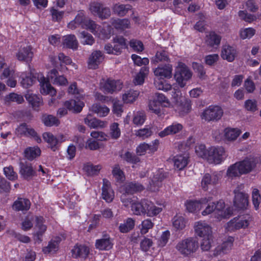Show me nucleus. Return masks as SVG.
<instances>
[{
  "label": "nucleus",
  "instance_id": "f257e3e1",
  "mask_svg": "<svg viewBox=\"0 0 261 261\" xmlns=\"http://www.w3.org/2000/svg\"><path fill=\"white\" fill-rule=\"evenodd\" d=\"M211 200L206 204L205 208L202 212V215L205 216L214 212L215 218L218 220L229 217L232 214V210L231 207L225 208V203L223 201H219L217 203L211 202L212 198L209 197Z\"/></svg>",
  "mask_w": 261,
  "mask_h": 261
},
{
  "label": "nucleus",
  "instance_id": "f03ea898",
  "mask_svg": "<svg viewBox=\"0 0 261 261\" xmlns=\"http://www.w3.org/2000/svg\"><path fill=\"white\" fill-rule=\"evenodd\" d=\"M192 76V73L188 67L184 63L179 62L174 74V79L178 85L181 88L184 87Z\"/></svg>",
  "mask_w": 261,
  "mask_h": 261
},
{
  "label": "nucleus",
  "instance_id": "7ed1b4c3",
  "mask_svg": "<svg viewBox=\"0 0 261 261\" xmlns=\"http://www.w3.org/2000/svg\"><path fill=\"white\" fill-rule=\"evenodd\" d=\"M197 248V244L192 238L182 240L179 241L176 246V249L184 255H188L194 252Z\"/></svg>",
  "mask_w": 261,
  "mask_h": 261
},
{
  "label": "nucleus",
  "instance_id": "20e7f679",
  "mask_svg": "<svg viewBox=\"0 0 261 261\" xmlns=\"http://www.w3.org/2000/svg\"><path fill=\"white\" fill-rule=\"evenodd\" d=\"M226 155L224 148L211 147L208 149L207 161L210 163L219 164L224 160Z\"/></svg>",
  "mask_w": 261,
  "mask_h": 261
},
{
  "label": "nucleus",
  "instance_id": "39448f33",
  "mask_svg": "<svg viewBox=\"0 0 261 261\" xmlns=\"http://www.w3.org/2000/svg\"><path fill=\"white\" fill-rule=\"evenodd\" d=\"M223 114L222 108L218 106H210L202 113L201 118L206 121H217L219 120Z\"/></svg>",
  "mask_w": 261,
  "mask_h": 261
},
{
  "label": "nucleus",
  "instance_id": "423d86ee",
  "mask_svg": "<svg viewBox=\"0 0 261 261\" xmlns=\"http://www.w3.org/2000/svg\"><path fill=\"white\" fill-rule=\"evenodd\" d=\"M101 90L106 93H113L120 91L122 88V83L119 80L108 79L100 82Z\"/></svg>",
  "mask_w": 261,
  "mask_h": 261
},
{
  "label": "nucleus",
  "instance_id": "0eeeda50",
  "mask_svg": "<svg viewBox=\"0 0 261 261\" xmlns=\"http://www.w3.org/2000/svg\"><path fill=\"white\" fill-rule=\"evenodd\" d=\"M16 134L20 137L27 136L32 137L38 143L41 142L40 137L38 135L35 130L25 123L20 124L16 129Z\"/></svg>",
  "mask_w": 261,
  "mask_h": 261
},
{
  "label": "nucleus",
  "instance_id": "6e6552de",
  "mask_svg": "<svg viewBox=\"0 0 261 261\" xmlns=\"http://www.w3.org/2000/svg\"><path fill=\"white\" fill-rule=\"evenodd\" d=\"M241 173L246 174L252 172L256 167L258 160L256 158L249 156L238 162Z\"/></svg>",
  "mask_w": 261,
  "mask_h": 261
},
{
  "label": "nucleus",
  "instance_id": "1a4fd4ad",
  "mask_svg": "<svg viewBox=\"0 0 261 261\" xmlns=\"http://www.w3.org/2000/svg\"><path fill=\"white\" fill-rule=\"evenodd\" d=\"M195 234L199 237H207L212 234V227L204 221H198L194 223Z\"/></svg>",
  "mask_w": 261,
  "mask_h": 261
},
{
  "label": "nucleus",
  "instance_id": "9d476101",
  "mask_svg": "<svg viewBox=\"0 0 261 261\" xmlns=\"http://www.w3.org/2000/svg\"><path fill=\"white\" fill-rule=\"evenodd\" d=\"M234 206L238 210L246 208L248 204V195L238 190L234 191Z\"/></svg>",
  "mask_w": 261,
  "mask_h": 261
},
{
  "label": "nucleus",
  "instance_id": "9b49d317",
  "mask_svg": "<svg viewBox=\"0 0 261 261\" xmlns=\"http://www.w3.org/2000/svg\"><path fill=\"white\" fill-rule=\"evenodd\" d=\"M211 200L210 198H202L199 200H189L186 202L185 205L188 212L195 213L200 211Z\"/></svg>",
  "mask_w": 261,
  "mask_h": 261
},
{
  "label": "nucleus",
  "instance_id": "f8f14e48",
  "mask_svg": "<svg viewBox=\"0 0 261 261\" xmlns=\"http://www.w3.org/2000/svg\"><path fill=\"white\" fill-rule=\"evenodd\" d=\"M165 177L164 174L160 170H157L155 172H153V177L149 181L147 188L152 192L159 191L162 185V182Z\"/></svg>",
  "mask_w": 261,
  "mask_h": 261
},
{
  "label": "nucleus",
  "instance_id": "ddd939ff",
  "mask_svg": "<svg viewBox=\"0 0 261 261\" xmlns=\"http://www.w3.org/2000/svg\"><path fill=\"white\" fill-rule=\"evenodd\" d=\"M19 173L21 176L27 180L31 179L36 175V172L31 164L20 162L19 164Z\"/></svg>",
  "mask_w": 261,
  "mask_h": 261
},
{
  "label": "nucleus",
  "instance_id": "4468645a",
  "mask_svg": "<svg viewBox=\"0 0 261 261\" xmlns=\"http://www.w3.org/2000/svg\"><path fill=\"white\" fill-rule=\"evenodd\" d=\"M38 79L40 85V92L42 94H49L51 96L56 95V90L51 86L48 78L46 79L44 76L40 75L38 76Z\"/></svg>",
  "mask_w": 261,
  "mask_h": 261
},
{
  "label": "nucleus",
  "instance_id": "2eb2a0df",
  "mask_svg": "<svg viewBox=\"0 0 261 261\" xmlns=\"http://www.w3.org/2000/svg\"><path fill=\"white\" fill-rule=\"evenodd\" d=\"M113 240L109 234H105L95 242V247L99 250H109L113 246Z\"/></svg>",
  "mask_w": 261,
  "mask_h": 261
},
{
  "label": "nucleus",
  "instance_id": "dca6fc26",
  "mask_svg": "<svg viewBox=\"0 0 261 261\" xmlns=\"http://www.w3.org/2000/svg\"><path fill=\"white\" fill-rule=\"evenodd\" d=\"M220 178V176L217 172H214L212 174H205L201 180L202 188L205 191L207 190L209 186L217 184Z\"/></svg>",
  "mask_w": 261,
  "mask_h": 261
},
{
  "label": "nucleus",
  "instance_id": "f3484780",
  "mask_svg": "<svg viewBox=\"0 0 261 261\" xmlns=\"http://www.w3.org/2000/svg\"><path fill=\"white\" fill-rule=\"evenodd\" d=\"M103 56L99 50H95L90 55L88 61V66L90 69H95L102 62Z\"/></svg>",
  "mask_w": 261,
  "mask_h": 261
},
{
  "label": "nucleus",
  "instance_id": "a211bd4d",
  "mask_svg": "<svg viewBox=\"0 0 261 261\" xmlns=\"http://www.w3.org/2000/svg\"><path fill=\"white\" fill-rule=\"evenodd\" d=\"M183 126L181 124L174 122L160 132L158 133V136L161 138H164L167 136L175 135L180 132Z\"/></svg>",
  "mask_w": 261,
  "mask_h": 261
},
{
  "label": "nucleus",
  "instance_id": "6ab92c4d",
  "mask_svg": "<svg viewBox=\"0 0 261 261\" xmlns=\"http://www.w3.org/2000/svg\"><path fill=\"white\" fill-rule=\"evenodd\" d=\"M102 190V198L107 202H111L114 198V192L112 190L110 182L106 179H103Z\"/></svg>",
  "mask_w": 261,
  "mask_h": 261
},
{
  "label": "nucleus",
  "instance_id": "aec40b11",
  "mask_svg": "<svg viewBox=\"0 0 261 261\" xmlns=\"http://www.w3.org/2000/svg\"><path fill=\"white\" fill-rule=\"evenodd\" d=\"M47 77L55 85L65 86L68 83L66 78L63 75H59L58 71L55 69L48 72Z\"/></svg>",
  "mask_w": 261,
  "mask_h": 261
},
{
  "label": "nucleus",
  "instance_id": "412c9836",
  "mask_svg": "<svg viewBox=\"0 0 261 261\" xmlns=\"http://www.w3.org/2000/svg\"><path fill=\"white\" fill-rule=\"evenodd\" d=\"M237 55V50L233 47L228 45H225L222 46L221 56L223 59L228 62H232Z\"/></svg>",
  "mask_w": 261,
  "mask_h": 261
},
{
  "label": "nucleus",
  "instance_id": "4be33fe9",
  "mask_svg": "<svg viewBox=\"0 0 261 261\" xmlns=\"http://www.w3.org/2000/svg\"><path fill=\"white\" fill-rule=\"evenodd\" d=\"M33 57V53L30 46L20 47L16 54V57L19 61L30 62Z\"/></svg>",
  "mask_w": 261,
  "mask_h": 261
},
{
  "label": "nucleus",
  "instance_id": "5701e85b",
  "mask_svg": "<svg viewBox=\"0 0 261 261\" xmlns=\"http://www.w3.org/2000/svg\"><path fill=\"white\" fill-rule=\"evenodd\" d=\"M154 74L156 76L163 78H170L172 76V66L168 64L165 66H160L154 70Z\"/></svg>",
  "mask_w": 261,
  "mask_h": 261
},
{
  "label": "nucleus",
  "instance_id": "b1692460",
  "mask_svg": "<svg viewBox=\"0 0 261 261\" xmlns=\"http://www.w3.org/2000/svg\"><path fill=\"white\" fill-rule=\"evenodd\" d=\"M234 239L229 237L221 246H218L214 251L213 255L216 256L221 254L227 253L232 248Z\"/></svg>",
  "mask_w": 261,
  "mask_h": 261
},
{
  "label": "nucleus",
  "instance_id": "393cba45",
  "mask_svg": "<svg viewBox=\"0 0 261 261\" xmlns=\"http://www.w3.org/2000/svg\"><path fill=\"white\" fill-rule=\"evenodd\" d=\"M85 123L90 128H104L108 125V122L105 121H102L96 118H93L90 115H88L85 118Z\"/></svg>",
  "mask_w": 261,
  "mask_h": 261
},
{
  "label": "nucleus",
  "instance_id": "a878e982",
  "mask_svg": "<svg viewBox=\"0 0 261 261\" xmlns=\"http://www.w3.org/2000/svg\"><path fill=\"white\" fill-rule=\"evenodd\" d=\"M31 206V202L28 199L24 198H18L12 205L13 210L16 211H28Z\"/></svg>",
  "mask_w": 261,
  "mask_h": 261
},
{
  "label": "nucleus",
  "instance_id": "bb28decb",
  "mask_svg": "<svg viewBox=\"0 0 261 261\" xmlns=\"http://www.w3.org/2000/svg\"><path fill=\"white\" fill-rule=\"evenodd\" d=\"M146 200H142L141 202L136 201L132 203L131 211L136 215H145L146 207Z\"/></svg>",
  "mask_w": 261,
  "mask_h": 261
},
{
  "label": "nucleus",
  "instance_id": "cd10ccee",
  "mask_svg": "<svg viewBox=\"0 0 261 261\" xmlns=\"http://www.w3.org/2000/svg\"><path fill=\"white\" fill-rule=\"evenodd\" d=\"M241 130L237 128H226L223 130V141L232 142L235 141L241 134Z\"/></svg>",
  "mask_w": 261,
  "mask_h": 261
},
{
  "label": "nucleus",
  "instance_id": "c85d7f7f",
  "mask_svg": "<svg viewBox=\"0 0 261 261\" xmlns=\"http://www.w3.org/2000/svg\"><path fill=\"white\" fill-rule=\"evenodd\" d=\"M62 44L64 47L73 50L77 49L79 45L75 36L71 34L64 36L63 37Z\"/></svg>",
  "mask_w": 261,
  "mask_h": 261
},
{
  "label": "nucleus",
  "instance_id": "c756f323",
  "mask_svg": "<svg viewBox=\"0 0 261 261\" xmlns=\"http://www.w3.org/2000/svg\"><path fill=\"white\" fill-rule=\"evenodd\" d=\"M71 252L72 256L75 258H86L89 253V249L85 245H76L72 249Z\"/></svg>",
  "mask_w": 261,
  "mask_h": 261
},
{
  "label": "nucleus",
  "instance_id": "7c9ffc66",
  "mask_svg": "<svg viewBox=\"0 0 261 261\" xmlns=\"http://www.w3.org/2000/svg\"><path fill=\"white\" fill-rule=\"evenodd\" d=\"M189 162V156L186 154L177 155L173 158L174 166L179 170L184 169Z\"/></svg>",
  "mask_w": 261,
  "mask_h": 261
},
{
  "label": "nucleus",
  "instance_id": "2f4dec72",
  "mask_svg": "<svg viewBox=\"0 0 261 261\" xmlns=\"http://www.w3.org/2000/svg\"><path fill=\"white\" fill-rule=\"evenodd\" d=\"M43 139L48 144L49 147L55 151L59 149L58 139L51 133L46 132L43 134Z\"/></svg>",
  "mask_w": 261,
  "mask_h": 261
},
{
  "label": "nucleus",
  "instance_id": "473e14b6",
  "mask_svg": "<svg viewBox=\"0 0 261 261\" xmlns=\"http://www.w3.org/2000/svg\"><path fill=\"white\" fill-rule=\"evenodd\" d=\"M175 107L176 111L181 116L188 114L191 109V104L187 99L175 105Z\"/></svg>",
  "mask_w": 261,
  "mask_h": 261
},
{
  "label": "nucleus",
  "instance_id": "72a5a7b5",
  "mask_svg": "<svg viewBox=\"0 0 261 261\" xmlns=\"http://www.w3.org/2000/svg\"><path fill=\"white\" fill-rule=\"evenodd\" d=\"M85 16L83 11H80L76 15L75 18L71 20L67 25V27L71 30H74L80 26L82 27L83 22Z\"/></svg>",
  "mask_w": 261,
  "mask_h": 261
},
{
  "label": "nucleus",
  "instance_id": "f704fd0d",
  "mask_svg": "<svg viewBox=\"0 0 261 261\" xmlns=\"http://www.w3.org/2000/svg\"><path fill=\"white\" fill-rule=\"evenodd\" d=\"M64 106L69 110L79 113L82 111L84 103L83 101L80 100L76 101L75 100H70L69 101H66L64 103Z\"/></svg>",
  "mask_w": 261,
  "mask_h": 261
},
{
  "label": "nucleus",
  "instance_id": "c9c22d12",
  "mask_svg": "<svg viewBox=\"0 0 261 261\" xmlns=\"http://www.w3.org/2000/svg\"><path fill=\"white\" fill-rule=\"evenodd\" d=\"M26 99L32 105V107L36 110L42 103L41 97L36 94L28 92L25 95Z\"/></svg>",
  "mask_w": 261,
  "mask_h": 261
},
{
  "label": "nucleus",
  "instance_id": "e433bc0d",
  "mask_svg": "<svg viewBox=\"0 0 261 261\" xmlns=\"http://www.w3.org/2000/svg\"><path fill=\"white\" fill-rule=\"evenodd\" d=\"M146 207L145 214L149 217H153L158 215L162 211V208L157 206L152 202L146 201Z\"/></svg>",
  "mask_w": 261,
  "mask_h": 261
},
{
  "label": "nucleus",
  "instance_id": "4c0bfd02",
  "mask_svg": "<svg viewBox=\"0 0 261 261\" xmlns=\"http://www.w3.org/2000/svg\"><path fill=\"white\" fill-rule=\"evenodd\" d=\"M132 7L129 5H122L116 4L113 7L114 12L120 16H124L128 11L131 10Z\"/></svg>",
  "mask_w": 261,
  "mask_h": 261
},
{
  "label": "nucleus",
  "instance_id": "58836bf2",
  "mask_svg": "<svg viewBox=\"0 0 261 261\" xmlns=\"http://www.w3.org/2000/svg\"><path fill=\"white\" fill-rule=\"evenodd\" d=\"M221 37L215 32H210L206 36V44L210 46H218L220 43Z\"/></svg>",
  "mask_w": 261,
  "mask_h": 261
},
{
  "label": "nucleus",
  "instance_id": "ea45409f",
  "mask_svg": "<svg viewBox=\"0 0 261 261\" xmlns=\"http://www.w3.org/2000/svg\"><path fill=\"white\" fill-rule=\"evenodd\" d=\"M20 77L21 78V85L24 88H28L32 86L36 81L35 77L31 73H22Z\"/></svg>",
  "mask_w": 261,
  "mask_h": 261
},
{
  "label": "nucleus",
  "instance_id": "a19ab883",
  "mask_svg": "<svg viewBox=\"0 0 261 261\" xmlns=\"http://www.w3.org/2000/svg\"><path fill=\"white\" fill-rule=\"evenodd\" d=\"M234 218L239 229L247 227L251 220V218L248 214L240 215Z\"/></svg>",
  "mask_w": 261,
  "mask_h": 261
},
{
  "label": "nucleus",
  "instance_id": "79ce46f5",
  "mask_svg": "<svg viewBox=\"0 0 261 261\" xmlns=\"http://www.w3.org/2000/svg\"><path fill=\"white\" fill-rule=\"evenodd\" d=\"M238 162L230 166L226 171V176L228 178H233L242 175Z\"/></svg>",
  "mask_w": 261,
  "mask_h": 261
},
{
  "label": "nucleus",
  "instance_id": "37998d69",
  "mask_svg": "<svg viewBox=\"0 0 261 261\" xmlns=\"http://www.w3.org/2000/svg\"><path fill=\"white\" fill-rule=\"evenodd\" d=\"M91 110L100 117L107 116L110 112V109L107 106L98 104H94L91 107Z\"/></svg>",
  "mask_w": 261,
  "mask_h": 261
},
{
  "label": "nucleus",
  "instance_id": "c03bdc74",
  "mask_svg": "<svg viewBox=\"0 0 261 261\" xmlns=\"http://www.w3.org/2000/svg\"><path fill=\"white\" fill-rule=\"evenodd\" d=\"M41 150L38 147H29L24 151L25 156L30 160H33L39 156Z\"/></svg>",
  "mask_w": 261,
  "mask_h": 261
},
{
  "label": "nucleus",
  "instance_id": "a18cd8bd",
  "mask_svg": "<svg viewBox=\"0 0 261 261\" xmlns=\"http://www.w3.org/2000/svg\"><path fill=\"white\" fill-rule=\"evenodd\" d=\"M139 95V92L130 90L122 95V100L124 103H132L136 100Z\"/></svg>",
  "mask_w": 261,
  "mask_h": 261
},
{
  "label": "nucleus",
  "instance_id": "49530a36",
  "mask_svg": "<svg viewBox=\"0 0 261 261\" xmlns=\"http://www.w3.org/2000/svg\"><path fill=\"white\" fill-rule=\"evenodd\" d=\"M111 23L116 29L124 30L130 27L129 20L125 18L112 19Z\"/></svg>",
  "mask_w": 261,
  "mask_h": 261
},
{
  "label": "nucleus",
  "instance_id": "de8ad7c7",
  "mask_svg": "<svg viewBox=\"0 0 261 261\" xmlns=\"http://www.w3.org/2000/svg\"><path fill=\"white\" fill-rule=\"evenodd\" d=\"M125 192L127 194H133L135 192L141 191L144 189L143 186L138 183L129 182L124 186Z\"/></svg>",
  "mask_w": 261,
  "mask_h": 261
},
{
  "label": "nucleus",
  "instance_id": "09e8293b",
  "mask_svg": "<svg viewBox=\"0 0 261 261\" xmlns=\"http://www.w3.org/2000/svg\"><path fill=\"white\" fill-rule=\"evenodd\" d=\"M187 221L181 216L176 215L172 220L173 226L176 230H182L186 226Z\"/></svg>",
  "mask_w": 261,
  "mask_h": 261
},
{
  "label": "nucleus",
  "instance_id": "8fccbe9b",
  "mask_svg": "<svg viewBox=\"0 0 261 261\" xmlns=\"http://www.w3.org/2000/svg\"><path fill=\"white\" fill-rule=\"evenodd\" d=\"M135 226V220L128 218L123 223L120 224L119 227L121 232L126 233L132 230Z\"/></svg>",
  "mask_w": 261,
  "mask_h": 261
},
{
  "label": "nucleus",
  "instance_id": "3c124183",
  "mask_svg": "<svg viewBox=\"0 0 261 261\" xmlns=\"http://www.w3.org/2000/svg\"><path fill=\"white\" fill-rule=\"evenodd\" d=\"M149 69L147 67H143L140 69L138 73L135 76L134 79V83L135 85H141L144 83V79L148 74Z\"/></svg>",
  "mask_w": 261,
  "mask_h": 261
},
{
  "label": "nucleus",
  "instance_id": "603ef678",
  "mask_svg": "<svg viewBox=\"0 0 261 261\" xmlns=\"http://www.w3.org/2000/svg\"><path fill=\"white\" fill-rule=\"evenodd\" d=\"M109 135L112 139L114 140L118 139L120 137L121 130L118 123L113 122L110 124Z\"/></svg>",
  "mask_w": 261,
  "mask_h": 261
},
{
  "label": "nucleus",
  "instance_id": "864d4df0",
  "mask_svg": "<svg viewBox=\"0 0 261 261\" xmlns=\"http://www.w3.org/2000/svg\"><path fill=\"white\" fill-rule=\"evenodd\" d=\"M43 218L42 217H36V224L35 227L36 229V235L39 237L42 236L46 230V226L43 224Z\"/></svg>",
  "mask_w": 261,
  "mask_h": 261
},
{
  "label": "nucleus",
  "instance_id": "5fc2aeb1",
  "mask_svg": "<svg viewBox=\"0 0 261 261\" xmlns=\"http://www.w3.org/2000/svg\"><path fill=\"white\" fill-rule=\"evenodd\" d=\"M60 240H51L48 244V245L43 248V251L44 253H50L56 252L59 248Z\"/></svg>",
  "mask_w": 261,
  "mask_h": 261
},
{
  "label": "nucleus",
  "instance_id": "6e6d98bb",
  "mask_svg": "<svg viewBox=\"0 0 261 261\" xmlns=\"http://www.w3.org/2000/svg\"><path fill=\"white\" fill-rule=\"evenodd\" d=\"M101 168L100 165L94 166L88 163L84 165L83 170L88 175L92 176L98 174Z\"/></svg>",
  "mask_w": 261,
  "mask_h": 261
},
{
  "label": "nucleus",
  "instance_id": "4d7b16f0",
  "mask_svg": "<svg viewBox=\"0 0 261 261\" xmlns=\"http://www.w3.org/2000/svg\"><path fill=\"white\" fill-rule=\"evenodd\" d=\"M79 38L81 43L84 45H92L94 42L93 36L85 31H83L80 33Z\"/></svg>",
  "mask_w": 261,
  "mask_h": 261
},
{
  "label": "nucleus",
  "instance_id": "13d9d810",
  "mask_svg": "<svg viewBox=\"0 0 261 261\" xmlns=\"http://www.w3.org/2000/svg\"><path fill=\"white\" fill-rule=\"evenodd\" d=\"M146 116L143 112H135L133 117V123L137 126L142 125L145 122Z\"/></svg>",
  "mask_w": 261,
  "mask_h": 261
},
{
  "label": "nucleus",
  "instance_id": "bf43d9fd",
  "mask_svg": "<svg viewBox=\"0 0 261 261\" xmlns=\"http://www.w3.org/2000/svg\"><path fill=\"white\" fill-rule=\"evenodd\" d=\"M42 119L44 124L47 126L58 125L60 123L59 120L56 117L50 115H43Z\"/></svg>",
  "mask_w": 261,
  "mask_h": 261
},
{
  "label": "nucleus",
  "instance_id": "052dcab7",
  "mask_svg": "<svg viewBox=\"0 0 261 261\" xmlns=\"http://www.w3.org/2000/svg\"><path fill=\"white\" fill-rule=\"evenodd\" d=\"M99 25H97L95 21L91 19L87 20L85 19L82 25V28L89 30L94 35L96 34V31Z\"/></svg>",
  "mask_w": 261,
  "mask_h": 261
},
{
  "label": "nucleus",
  "instance_id": "680f3d73",
  "mask_svg": "<svg viewBox=\"0 0 261 261\" xmlns=\"http://www.w3.org/2000/svg\"><path fill=\"white\" fill-rule=\"evenodd\" d=\"M5 101L6 102H15L18 104H20L24 101V98L20 94L11 93L5 97Z\"/></svg>",
  "mask_w": 261,
  "mask_h": 261
},
{
  "label": "nucleus",
  "instance_id": "e2e57ef3",
  "mask_svg": "<svg viewBox=\"0 0 261 261\" xmlns=\"http://www.w3.org/2000/svg\"><path fill=\"white\" fill-rule=\"evenodd\" d=\"M252 200L255 209L258 210L261 201V195L259 190L256 188L252 189Z\"/></svg>",
  "mask_w": 261,
  "mask_h": 261
},
{
  "label": "nucleus",
  "instance_id": "0e129e2a",
  "mask_svg": "<svg viewBox=\"0 0 261 261\" xmlns=\"http://www.w3.org/2000/svg\"><path fill=\"white\" fill-rule=\"evenodd\" d=\"M169 58L166 51L164 50L158 51L155 56L151 59V63L157 64L160 62L168 61Z\"/></svg>",
  "mask_w": 261,
  "mask_h": 261
},
{
  "label": "nucleus",
  "instance_id": "69168bd1",
  "mask_svg": "<svg viewBox=\"0 0 261 261\" xmlns=\"http://www.w3.org/2000/svg\"><path fill=\"white\" fill-rule=\"evenodd\" d=\"M154 225L153 223L149 219L143 220L140 226V232L142 234H145L148 230L152 228Z\"/></svg>",
  "mask_w": 261,
  "mask_h": 261
},
{
  "label": "nucleus",
  "instance_id": "338daca9",
  "mask_svg": "<svg viewBox=\"0 0 261 261\" xmlns=\"http://www.w3.org/2000/svg\"><path fill=\"white\" fill-rule=\"evenodd\" d=\"M112 173L117 181L122 182L125 179L124 173L118 165H115L113 167Z\"/></svg>",
  "mask_w": 261,
  "mask_h": 261
},
{
  "label": "nucleus",
  "instance_id": "774afa93",
  "mask_svg": "<svg viewBox=\"0 0 261 261\" xmlns=\"http://www.w3.org/2000/svg\"><path fill=\"white\" fill-rule=\"evenodd\" d=\"M196 154L203 159L207 160L208 155V149H206V147L203 144H199L195 147Z\"/></svg>",
  "mask_w": 261,
  "mask_h": 261
}]
</instances>
